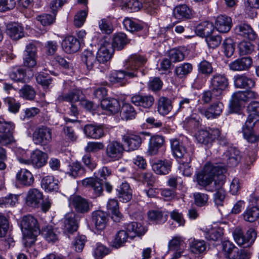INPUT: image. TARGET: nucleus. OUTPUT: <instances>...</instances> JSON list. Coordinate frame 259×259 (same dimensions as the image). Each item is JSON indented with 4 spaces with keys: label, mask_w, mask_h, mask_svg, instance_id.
Returning <instances> with one entry per match:
<instances>
[{
    "label": "nucleus",
    "mask_w": 259,
    "mask_h": 259,
    "mask_svg": "<svg viewBox=\"0 0 259 259\" xmlns=\"http://www.w3.org/2000/svg\"><path fill=\"white\" fill-rule=\"evenodd\" d=\"M10 77L17 82H24L26 76V71L20 67H16L10 73Z\"/></svg>",
    "instance_id": "58"
},
{
    "label": "nucleus",
    "mask_w": 259,
    "mask_h": 259,
    "mask_svg": "<svg viewBox=\"0 0 259 259\" xmlns=\"http://www.w3.org/2000/svg\"><path fill=\"white\" fill-rule=\"evenodd\" d=\"M226 169L218 164L207 163L203 169L196 174V181L197 184L205 190L213 192V187L218 183L217 180L220 176H225Z\"/></svg>",
    "instance_id": "2"
},
{
    "label": "nucleus",
    "mask_w": 259,
    "mask_h": 259,
    "mask_svg": "<svg viewBox=\"0 0 259 259\" xmlns=\"http://www.w3.org/2000/svg\"><path fill=\"white\" fill-rule=\"evenodd\" d=\"M171 101L164 97L159 98L157 101V111L162 115H167L171 110Z\"/></svg>",
    "instance_id": "42"
},
{
    "label": "nucleus",
    "mask_w": 259,
    "mask_h": 259,
    "mask_svg": "<svg viewBox=\"0 0 259 259\" xmlns=\"http://www.w3.org/2000/svg\"><path fill=\"white\" fill-rule=\"evenodd\" d=\"M175 18L178 20L190 19L192 14L191 9L186 5H181L176 7L173 11Z\"/></svg>",
    "instance_id": "34"
},
{
    "label": "nucleus",
    "mask_w": 259,
    "mask_h": 259,
    "mask_svg": "<svg viewBox=\"0 0 259 259\" xmlns=\"http://www.w3.org/2000/svg\"><path fill=\"white\" fill-rule=\"evenodd\" d=\"M142 6V3L138 0H127L121 7L123 10L132 13L140 10Z\"/></svg>",
    "instance_id": "47"
},
{
    "label": "nucleus",
    "mask_w": 259,
    "mask_h": 259,
    "mask_svg": "<svg viewBox=\"0 0 259 259\" xmlns=\"http://www.w3.org/2000/svg\"><path fill=\"white\" fill-rule=\"evenodd\" d=\"M62 45L64 51L67 53L76 52L80 48L79 41L73 36H68L65 37Z\"/></svg>",
    "instance_id": "30"
},
{
    "label": "nucleus",
    "mask_w": 259,
    "mask_h": 259,
    "mask_svg": "<svg viewBox=\"0 0 259 259\" xmlns=\"http://www.w3.org/2000/svg\"><path fill=\"white\" fill-rule=\"evenodd\" d=\"M42 192L36 188L28 190L26 198L27 204L32 207H38L41 201L43 199Z\"/></svg>",
    "instance_id": "19"
},
{
    "label": "nucleus",
    "mask_w": 259,
    "mask_h": 259,
    "mask_svg": "<svg viewBox=\"0 0 259 259\" xmlns=\"http://www.w3.org/2000/svg\"><path fill=\"white\" fill-rule=\"evenodd\" d=\"M31 164L35 168H40L47 163L48 154L40 150L34 151L30 156Z\"/></svg>",
    "instance_id": "28"
},
{
    "label": "nucleus",
    "mask_w": 259,
    "mask_h": 259,
    "mask_svg": "<svg viewBox=\"0 0 259 259\" xmlns=\"http://www.w3.org/2000/svg\"><path fill=\"white\" fill-rule=\"evenodd\" d=\"M154 101L153 96L150 95L143 96L136 94L131 99V101L135 105L146 109L150 108L154 104Z\"/></svg>",
    "instance_id": "20"
},
{
    "label": "nucleus",
    "mask_w": 259,
    "mask_h": 259,
    "mask_svg": "<svg viewBox=\"0 0 259 259\" xmlns=\"http://www.w3.org/2000/svg\"><path fill=\"white\" fill-rule=\"evenodd\" d=\"M92 221L96 227L105 225L107 221V215L102 211H94L92 213Z\"/></svg>",
    "instance_id": "51"
},
{
    "label": "nucleus",
    "mask_w": 259,
    "mask_h": 259,
    "mask_svg": "<svg viewBox=\"0 0 259 259\" xmlns=\"http://www.w3.org/2000/svg\"><path fill=\"white\" fill-rule=\"evenodd\" d=\"M223 47L226 57H230L233 55L235 50V44L232 39L226 38L223 42Z\"/></svg>",
    "instance_id": "63"
},
{
    "label": "nucleus",
    "mask_w": 259,
    "mask_h": 259,
    "mask_svg": "<svg viewBox=\"0 0 259 259\" xmlns=\"http://www.w3.org/2000/svg\"><path fill=\"white\" fill-rule=\"evenodd\" d=\"M23 242L25 246H30L34 244L36 237L40 233L39 228H21Z\"/></svg>",
    "instance_id": "15"
},
{
    "label": "nucleus",
    "mask_w": 259,
    "mask_h": 259,
    "mask_svg": "<svg viewBox=\"0 0 259 259\" xmlns=\"http://www.w3.org/2000/svg\"><path fill=\"white\" fill-rule=\"evenodd\" d=\"M234 32L235 34L250 40H254L257 37V34L252 27L246 23L236 25L234 28Z\"/></svg>",
    "instance_id": "17"
},
{
    "label": "nucleus",
    "mask_w": 259,
    "mask_h": 259,
    "mask_svg": "<svg viewBox=\"0 0 259 259\" xmlns=\"http://www.w3.org/2000/svg\"><path fill=\"white\" fill-rule=\"evenodd\" d=\"M223 250L225 257L229 259H235L238 256V248L229 241L223 243Z\"/></svg>",
    "instance_id": "38"
},
{
    "label": "nucleus",
    "mask_w": 259,
    "mask_h": 259,
    "mask_svg": "<svg viewBox=\"0 0 259 259\" xmlns=\"http://www.w3.org/2000/svg\"><path fill=\"white\" fill-rule=\"evenodd\" d=\"M150 134L148 132H140L139 134H127L122 137V140L127 147L128 151H134L138 149L146 137H149Z\"/></svg>",
    "instance_id": "9"
},
{
    "label": "nucleus",
    "mask_w": 259,
    "mask_h": 259,
    "mask_svg": "<svg viewBox=\"0 0 259 259\" xmlns=\"http://www.w3.org/2000/svg\"><path fill=\"white\" fill-rule=\"evenodd\" d=\"M81 92L77 89H74L68 94L59 95L56 99L58 103L62 102H68L72 104L79 101Z\"/></svg>",
    "instance_id": "32"
},
{
    "label": "nucleus",
    "mask_w": 259,
    "mask_h": 259,
    "mask_svg": "<svg viewBox=\"0 0 259 259\" xmlns=\"http://www.w3.org/2000/svg\"><path fill=\"white\" fill-rule=\"evenodd\" d=\"M234 85L239 89H251L255 85L254 80L245 74H237L233 77Z\"/></svg>",
    "instance_id": "21"
},
{
    "label": "nucleus",
    "mask_w": 259,
    "mask_h": 259,
    "mask_svg": "<svg viewBox=\"0 0 259 259\" xmlns=\"http://www.w3.org/2000/svg\"><path fill=\"white\" fill-rule=\"evenodd\" d=\"M252 60L250 57L237 59L229 64V69L233 71L247 70L251 66Z\"/></svg>",
    "instance_id": "16"
},
{
    "label": "nucleus",
    "mask_w": 259,
    "mask_h": 259,
    "mask_svg": "<svg viewBox=\"0 0 259 259\" xmlns=\"http://www.w3.org/2000/svg\"><path fill=\"white\" fill-rule=\"evenodd\" d=\"M214 28V27L212 23L209 21H204L196 26L195 32L198 36L206 37L212 34Z\"/></svg>",
    "instance_id": "37"
},
{
    "label": "nucleus",
    "mask_w": 259,
    "mask_h": 259,
    "mask_svg": "<svg viewBox=\"0 0 259 259\" xmlns=\"http://www.w3.org/2000/svg\"><path fill=\"white\" fill-rule=\"evenodd\" d=\"M206 249V245L203 240H194L190 245L191 251L195 254L203 253Z\"/></svg>",
    "instance_id": "59"
},
{
    "label": "nucleus",
    "mask_w": 259,
    "mask_h": 259,
    "mask_svg": "<svg viewBox=\"0 0 259 259\" xmlns=\"http://www.w3.org/2000/svg\"><path fill=\"white\" fill-rule=\"evenodd\" d=\"M136 114V111L130 104L124 103L123 104L120 111V116L123 120H132L135 118Z\"/></svg>",
    "instance_id": "43"
},
{
    "label": "nucleus",
    "mask_w": 259,
    "mask_h": 259,
    "mask_svg": "<svg viewBox=\"0 0 259 259\" xmlns=\"http://www.w3.org/2000/svg\"><path fill=\"white\" fill-rule=\"evenodd\" d=\"M107 207L108 210L112 213V218L114 222H119L122 219V214L118 210V202L116 200L109 199L107 204Z\"/></svg>",
    "instance_id": "40"
},
{
    "label": "nucleus",
    "mask_w": 259,
    "mask_h": 259,
    "mask_svg": "<svg viewBox=\"0 0 259 259\" xmlns=\"http://www.w3.org/2000/svg\"><path fill=\"white\" fill-rule=\"evenodd\" d=\"M164 142V138L161 136L155 135L151 137L148 144L147 154L150 156L157 154Z\"/></svg>",
    "instance_id": "25"
},
{
    "label": "nucleus",
    "mask_w": 259,
    "mask_h": 259,
    "mask_svg": "<svg viewBox=\"0 0 259 259\" xmlns=\"http://www.w3.org/2000/svg\"><path fill=\"white\" fill-rule=\"evenodd\" d=\"M40 225L37 220L31 215L24 216L20 222V227H37Z\"/></svg>",
    "instance_id": "61"
},
{
    "label": "nucleus",
    "mask_w": 259,
    "mask_h": 259,
    "mask_svg": "<svg viewBox=\"0 0 259 259\" xmlns=\"http://www.w3.org/2000/svg\"><path fill=\"white\" fill-rule=\"evenodd\" d=\"M20 96L23 99L32 100L35 98V92L34 89L29 85H25L19 90Z\"/></svg>",
    "instance_id": "56"
},
{
    "label": "nucleus",
    "mask_w": 259,
    "mask_h": 259,
    "mask_svg": "<svg viewBox=\"0 0 259 259\" xmlns=\"http://www.w3.org/2000/svg\"><path fill=\"white\" fill-rule=\"evenodd\" d=\"M162 85V81L159 77H152L148 82V89L153 92H156L161 89Z\"/></svg>",
    "instance_id": "64"
},
{
    "label": "nucleus",
    "mask_w": 259,
    "mask_h": 259,
    "mask_svg": "<svg viewBox=\"0 0 259 259\" xmlns=\"http://www.w3.org/2000/svg\"><path fill=\"white\" fill-rule=\"evenodd\" d=\"M241 101H247L245 92L238 91L232 95L229 104L230 108L232 112L237 111L239 107V102Z\"/></svg>",
    "instance_id": "41"
},
{
    "label": "nucleus",
    "mask_w": 259,
    "mask_h": 259,
    "mask_svg": "<svg viewBox=\"0 0 259 259\" xmlns=\"http://www.w3.org/2000/svg\"><path fill=\"white\" fill-rule=\"evenodd\" d=\"M210 88L215 96L222 95L229 85V80L224 74L217 73L214 74L210 79Z\"/></svg>",
    "instance_id": "8"
},
{
    "label": "nucleus",
    "mask_w": 259,
    "mask_h": 259,
    "mask_svg": "<svg viewBox=\"0 0 259 259\" xmlns=\"http://www.w3.org/2000/svg\"><path fill=\"white\" fill-rule=\"evenodd\" d=\"M226 181L225 176H220L219 179L217 180L216 183L213 188H214L213 191H215L214 194V201L215 204L218 205H222L223 202L225 199L226 192L223 188V185Z\"/></svg>",
    "instance_id": "14"
},
{
    "label": "nucleus",
    "mask_w": 259,
    "mask_h": 259,
    "mask_svg": "<svg viewBox=\"0 0 259 259\" xmlns=\"http://www.w3.org/2000/svg\"><path fill=\"white\" fill-rule=\"evenodd\" d=\"M85 173V169L81 164L78 162H73L68 166L66 174L73 178L80 177Z\"/></svg>",
    "instance_id": "39"
},
{
    "label": "nucleus",
    "mask_w": 259,
    "mask_h": 259,
    "mask_svg": "<svg viewBox=\"0 0 259 259\" xmlns=\"http://www.w3.org/2000/svg\"><path fill=\"white\" fill-rule=\"evenodd\" d=\"M248 117L242 128L244 138L249 143H253L259 140V136L255 134L253 127L259 120V102L252 101L247 107Z\"/></svg>",
    "instance_id": "3"
},
{
    "label": "nucleus",
    "mask_w": 259,
    "mask_h": 259,
    "mask_svg": "<svg viewBox=\"0 0 259 259\" xmlns=\"http://www.w3.org/2000/svg\"><path fill=\"white\" fill-rule=\"evenodd\" d=\"M170 143L172 151L176 157L182 158L183 160L188 159L189 161H191L193 154V150L192 148L190 150L186 149L182 143L177 139L171 140Z\"/></svg>",
    "instance_id": "11"
},
{
    "label": "nucleus",
    "mask_w": 259,
    "mask_h": 259,
    "mask_svg": "<svg viewBox=\"0 0 259 259\" xmlns=\"http://www.w3.org/2000/svg\"><path fill=\"white\" fill-rule=\"evenodd\" d=\"M101 106L111 114L117 113L120 107L118 101L114 98L103 99L101 102Z\"/></svg>",
    "instance_id": "29"
},
{
    "label": "nucleus",
    "mask_w": 259,
    "mask_h": 259,
    "mask_svg": "<svg viewBox=\"0 0 259 259\" xmlns=\"http://www.w3.org/2000/svg\"><path fill=\"white\" fill-rule=\"evenodd\" d=\"M53 131L46 125H40L35 128L32 135L34 144L39 146H47L52 140Z\"/></svg>",
    "instance_id": "5"
},
{
    "label": "nucleus",
    "mask_w": 259,
    "mask_h": 259,
    "mask_svg": "<svg viewBox=\"0 0 259 259\" xmlns=\"http://www.w3.org/2000/svg\"><path fill=\"white\" fill-rule=\"evenodd\" d=\"M41 186L46 192H57L59 189V181L53 176H47L42 179Z\"/></svg>",
    "instance_id": "27"
},
{
    "label": "nucleus",
    "mask_w": 259,
    "mask_h": 259,
    "mask_svg": "<svg viewBox=\"0 0 259 259\" xmlns=\"http://www.w3.org/2000/svg\"><path fill=\"white\" fill-rule=\"evenodd\" d=\"M7 34L14 40H18L24 36L23 27L19 24L12 23L7 25Z\"/></svg>",
    "instance_id": "31"
},
{
    "label": "nucleus",
    "mask_w": 259,
    "mask_h": 259,
    "mask_svg": "<svg viewBox=\"0 0 259 259\" xmlns=\"http://www.w3.org/2000/svg\"><path fill=\"white\" fill-rule=\"evenodd\" d=\"M223 108L224 105L222 102H216L211 104L206 109L199 107L198 111L207 119H213L220 116Z\"/></svg>",
    "instance_id": "12"
},
{
    "label": "nucleus",
    "mask_w": 259,
    "mask_h": 259,
    "mask_svg": "<svg viewBox=\"0 0 259 259\" xmlns=\"http://www.w3.org/2000/svg\"><path fill=\"white\" fill-rule=\"evenodd\" d=\"M232 19L226 15L217 17L215 22V28L220 33H227L232 27Z\"/></svg>",
    "instance_id": "23"
},
{
    "label": "nucleus",
    "mask_w": 259,
    "mask_h": 259,
    "mask_svg": "<svg viewBox=\"0 0 259 259\" xmlns=\"http://www.w3.org/2000/svg\"><path fill=\"white\" fill-rule=\"evenodd\" d=\"M223 159L228 167L236 166L241 159L240 151L235 147H230L224 153Z\"/></svg>",
    "instance_id": "13"
},
{
    "label": "nucleus",
    "mask_w": 259,
    "mask_h": 259,
    "mask_svg": "<svg viewBox=\"0 0 259 259\" xmlns=\"http://www.w3.org/2000/svg\"><path fill=\"white\" fill-rule=\"evenodd\" d=\"M128 40L124 33H118L115 34L112 40V47L117 50H122L127 44Z\"/></svg>",
    "instance_id": "45"
},
{
    "label": "nucleus",
    "mask_w": 259,
    "mask_h": 259,
    "mask_svg": "<svg viewBox=\"0 0 259 259\" xmlns=\"http://www.w3.org/2000/svg\"><path fill=\"white\" fill-rule=\"evenodd\" d=\"M41 235L49 242H54L58 240V232L56 228H42Z\"/></svg>",
    "instance_id": "46"
},
{
    "label": "nucleus",
    "mask_w": 259,
    "mask_h": 259,
    "mask_svg": "<svg viewBox=\"0 0 259 259\" xmlns=\"http://www.w3.org/2000/svg\"><path fill=\"white\" fill-rule=\"evenodd\" d=\"M205 237L208 240L214 241H220L222 239L223 233L222 228H203Z\"/></svg>",
    "instance_id": "33"
},
{
    "label": "nucleus",
    "mask_w": 259,
    "mask_h": 259,
    "mask_svg": "<svg viewBox=\"0 0 259 259\" xmlns=\"http://www.w3.org/2000/svg\"><path fill=\"white\" fill-rule=\"evenodd\" d=\"M209 136L208 130H201L196 133L195 137L198 143L205 145H208L211 144V140Z\"/></svg>",
    "instance_id": "53"
},
{
    "label": "nucleus",
    "mask_w": 259,
    "mask_h": 259,
    "mask_svg": "<svg viewBox=\"0 0 259 259\" xmlns=\"http://www.w3.org/2000/svg\"><path fill=\"white\" fill-rule=\"evenodd\" d=\"M208 131L209 133V137L211 140V143L217 140L220 145L226 146L228 144L227 140L221 135V131L218 128H209Z\"/></svg>",
    "instance_id": "48"
},
{
    "label": "nucleus",
    "mask_w": 259,
    "mask_h": 259,
    "mask_svg": "<svg viewBox=\"0 0 259 259\" xmlns=\"http://www.w3.org/2000/svg\"><path fill=\"white\" fill-rule=\"evenodd\" d=\"M192 65L189 63H183L177 66L175 69V73L180 78L185 77L192 71Z\"/></svg>",
    "instance_id": "50"
},
{
    "label": "nucleus",
    "mask_w": 259,
    "mask_h": 259,
    "mask_svg": "<svg viewBox=\"0 0 259 259\" xmlns=\"http://www.w3.org/2000/svg\"><path fill=\"white\" fill-rule=\"evenodd\" d=\"M69 205L73 208L78 213L84 214L88 212L92 206L88 200L79 195H71L69 199Z\"/></svg>",
    "instance_id": "10"
},
{
    "label": "nucleus",
    "mask_w": 259,
    "mask_h": 259,
    "mask_svg": "<svg viewBox=\"0 0 259 259\" xmlns=\"http://www.w3.org/2000/svg\"><path fill=\"white\" fill-rule=\"evenodd\" d=\"M147 61L143 56L134 54L131 55L126 61L123 70H114L109 75V80L112 83H119L120 85H125L128 79L137 77L141 72V68Z\"/></svg>",
    "instance_id": "1"
},
{
    "label": "nucleus",
    "mask_w": 259,
    "mask_h": 259,
    "mask_svg": "<svg viewBox=\"0 0 259 259\" xmlns=\"http://www.w3.org/2000/svg\"><path fill=\"white\" fill-rule=\"evenodd\" d=\"M16 180L18 184L24 187L32 186L34 181V178L32 173L24 168H21L17 172Z\"/></svg>",
    "instance_id": "18"
},
{
    "label": "nucleus",
    "mask_w": 259,
    "mask_h": 259,
    "mask_svg": "<svg viewBox=\"0 0 259 259\" xmlns=\"http://www.w3.org/2000/svg\"><path fill=\"white\" fill-rule=\"evenodd\" d=\"M96 54L98 62L103 64L108 61L112 55L110 50L105 46L100 47Z\"/></svg>",
    "instance_id": "52"
},
{
    "label": "nucleus",
    "mask_w": 259,
    "mask_h": 259,
    "mask_svg": "<svg viewBox=\"0 0 259 259\" xmlns=\"http://www.w3.org/2000/svg\"><path fill=\"white\" fill-rule=\"evenodd\" d=\"M247 222L254 223L259 220V198L254 195L250 196L249 204L242 214Z\"/></svg>",
    "instance_id": "7"
},
{
    "label": "nucleus",
    "mask_w": 259,
    "mask_h": 259,
    "mask_svg": "<svg viewBox=\"0 0 259 259\" xmlns=\"http://www.w3.org/2000/svg\"><path fill=\"white\" fill-rule=\"evenodd\" d=\"M19 195L10 194L4 197H0V207H7L14 206L18 202Z\"/></svg>",
    "instance_id": "49"
},
{
    "label": "nucleus",
    "mask_w": 259,
    "mask_h": 259,
    "mask_svg": "<svg viewBox=\"0 0 259 259\" xmlns=\"http://www.w3.org/2000/svg\"><path fill=\"white\" fill-rule=\"evenodd\" d=\"M82 62L85 64L87 68L89 70L94 69L95 67H97L99 63L97 60V54L92 50H84L81 56Z\"/></svg>",
    "instance_id": "26"
},
{
    "label": "nucleus",
    "mask_w": 259,
    "mask_h": 259,
    "mask_svg": "<svg viewBox=\"0 0 259 259\" xmlns=\"http://www.w3.org/2000/svg\"><path fill=\"white\" fill-rule=\"evenodd\" d=\"M171 163L167 160H159L153 163V171L158 175H166L170 170Z\"/></svg>",
    "instance_id": "35"
},
{
    "label": "nucleus",
    "mask_w": 259,
    "mask_h": 259,
    "mask_svg": "<svg viewBox=\"0 0 259 259\" xmlns=\"http://www.w3.org/2000/svg\"><path fill=\"white\" fill-rule=\"evenodd\" d=\"M233 236L238 245L247 247L253 244L256 238L257 233L253 228H250L245 234L242 232L241 229L236 228L233 232Z\"/></svg>",
    "instance_id": "4"
},
{
    "label": "nucleus",
    "mask_w": 259,
    "mask_h": 259,
    "mask_svg": "<svg viewBox=\"0 0 259 259\" xmlns=\"http://www.w3.org/2000/svg\"><path fill=\"white\" fill-rule=\"evenodd\" d=\"M117 191L120 200L123 202H127L132 198V190L126 182L122 183L117 189Z\"/></svg>",
    "instance_id": "36"
},
{
    "label": "nucleus",
    "mask_w": 259,
    "mask_h": 259,
    "mask_svg": "<svg viewBox=\"0 0 259 259\" xmlns=\"http://www.w3.org/2000/svg\"><path fill=\"white\" fill-rule=\"evenodd\" d=\"M198 71L199 73L208 76L213 71L212 64L210 62L203 60L198 64Z\"/></svg>",
    "instance_id": "54"
},
{
    "label": "nucleus",
    "mask_w": 259,
    "mask_h": 259,
    "mask_svg": "<svg viewBox=\"0 0 259 259\" xmlns=\"http://www.w3.org/2000/svg\"><path fill=\"white\" fill-rule=\"evenodd\" d=\"M127 239V232L125 230H120L116 234L113 241V246L118 248L122 246Z\"/></svg>",
    "instance_id": "57"
},
{
    "label": "nucleus",
    "mask_w": 259,
    "mask_h": 259,
    "mask_svg": "<svg viewBox=\"0 0 259 259\" xmlns=\"http://www.w3.org/2000/svg\"><path fill=\"white\" fill-rule=\"evenodd\" d=\"M84 134L88 138L99 139L104 136L102 126L92 124H87L83 128Z\"/></svg>",
    "instance_id": "24"
},
{
    "label": "nucleus",
    "mask_w": 259,
    "mask_h": 259,
    "mask_svg": "<svg viewBox=\"0 0 259 259\" xmlns=\"http://www.w3.org/2000/svg\"><path fill=\"white\" fill-rule=\"evenodd\" d=\"M162 2V0H144L142 7L147 13L153 15L156 13Z\"/></svg>",
    "instance_id": "44"
},
{
    "label": "nucleus",
    "mask_w": 259,
    "mask_h": 259,
    "mask_svg": "<svg viewBox=\"0 0 259 259\" xmlns=\"http://www.w3.org/2000/svg\"><path fill=\"white\" fill-rule=\"evenodd\" d=\"M123 24L124 28L131 32L138 31L143 28V26L141 24L128 18H126L124 19Z\"/></svg>",
    "instance_id": "60"
},
{
    "label": "nucleus",
    "mask_w": 259,
    "mask_h": 259,
    "mask_svg": "<svg viewBox=\"0 0 259 259\" xmlns=\"http://www.w3.org/2000/svg\"><path fill=\"white\" fill-rule=\"evenodd\" d=\"M82 185L84 187L92 188L94 197L100 196L103 193V187L99 179L87 178L81 181Z\"/></svg>",
    "instance_id": "22"
},
{
    "label": "nucleus",
    "mask_w": 259,
    "mask_h": 259,
    "mask_svg": "<svg viewBox=\"0 0 259 259\" xmlns=\"http://www.w3.org/2000/svg\"><path fill=\"white\" fill-rule=\"evenodd\" d=\"M123 151L124 147L121 143L115 141L110 142L106 147L103 162L106 163L119 160L122 156Z\"/></svg>",
    "instance_id": "6"
},
{
    "label": "nucleus",
    "mask_w": 259,
    "mask_h": 259,
    "mask_svg": "<svg viewBox=\"0 0 259 259\" xmlns=\"http://www.w3.org/2000/svg\"><path fill=\"white\" fill-rule=\"evenodd\" d=\"M80 217L74 212L66 214L64 218L65 227H78Z\"/></svg>",
    "instance_id": "55"
},
{
    "label": "nucleus",
    "mask_w": 259,
    "mask_h": 259,
    "mask_svg": "<svg viewBox=\"0 0 259 259\" xmlns=\"http://www.w3.org/2000/svg\"><path fill=\"white\" fill-rule=\"evenodd\" d=\"M36 80L38 84L44 88H48L52 83V78L48 74L45 72H39L36 75Z\"/></svg>",
    "instance_id": "62"
}]
</instances>
